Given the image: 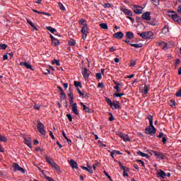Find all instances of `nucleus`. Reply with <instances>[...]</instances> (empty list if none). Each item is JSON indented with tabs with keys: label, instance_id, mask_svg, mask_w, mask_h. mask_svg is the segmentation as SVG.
Returning <instances> with one entry per match:
<instances>
[{
	"label": "nucleus",
	"instance_id": "nucleus-47",
	"mask_svg": "<svg viewBox=\"0 0 181 181\" xmlns=\"http://www.w3.org/2000/svg\"><path fill=\"white\" fill-rule=\"evenodd\" d=\"M124 95V93H115L114 97H122Z\"/></svg>",
	"mask_w": 181,
	"mask_h": 181
},
{
	"label": "nucleus",
	"instance_id": "nucleus-9",
	"mask_svg": "<svg viewBox=\"0 0 181 181\" xmlns=\"http://www.w3.org/2000/svg\"><path fill=\"white\" fill-rule=\"evenodd\" d=\"M152 155H155V156L157 157V159H160V160H163V159H165V156L160 152L153 151Z\"/></svg>",
	"mask_w": 181,
	"mask_h": 181
},
{
	"label": "nucleus",
	"instance_id": "nucleus-56",
	"mask_svg": "<svg viewBox=\"0 0 181 181\" xmlns=\"http://www.w3.org/2000/svg\"><path fill=\"white\" fill-rule=\"evenodd\" d=\"M114 152H115V154L116 155H122V153H121L119 151L115 150Z\"/></svg>",
	"mask_w": 181,
	"mask_h": 181
},
{
	"label": "nucleus",
	"instance_id": "nucleus-60",
	"mask_svg": "<svg viewBox=\"0 0 181 181\" xmlns=\"http://www.w3.org/2000/svg\"><path fill=\"white\" fill-rule=\"evenodd\" d=\"M180 63V60L179 59H177L175 60V65L177 66Z\"/></svg>",
	"mask_w": 181,
	"mask_h": 181
},
{
	"label": "nucleus",
	"instance_id": "nucleus-13",
	"mask_svg": "<svg viewBox=\"0 0 181 181\" xmlns=\"http://www.w3.org/2000/svg\"><path fill=\"white\" fill-rule=\"evenodd\" d=\"M113 37H115V39L119 40L122 39V37H124V33L121 31H119L113 35Z\"/></svg>",
	"mask_w": 181,
	"mask_h": 181
},
{
	"label": "nucleus",
	"instance_id": "nucleus-27",
	"mask_svg": "<svg viewBox=\"0 0 181 181\" xmlns=\"http://www.w3.org/2000/svg\"><path fill=\"white\" fill-rule=\"evenodd\" d=\"M79 23L80 25H82L83 27L87 26V21L83 18H81V20H79Z\"/></svg>",
	"mask_w": 181,
	"mask_h": 181
},
{
	"label": "nucleus",
	"instance_id": "nucleus-23",
	"mask_svg": "<svg viewBox=\"0 0 181 181\" xmlns=\"http://www.w3.org/2000/svg\"><path fill=\"white\" fill-rule=\"evenodd\" d=\"M28 23H29L30 25H31V28H33V30H37V28L35 26V24H33V22L30 20H27Z\"/></svg>",
	"mask_w": 181,
	"mask_h": 181
},
{
	"label": "nucleus",
	"instance_id": "nucleus-40",
	"mask_svg": "<svg viewBox=\"0 0 181 181\" xmlns=\"http://www.w3.org/2000/svg\"><path fill=\"white\" fill-rule=\"evenodd\" d=\"M96 78H98V80H101V78H103V75L101 74V73L96 74Z\"/></svg>",
	"mask_w": 181,
	"mask_h": 181
},
{
	"label": "nucleus",
	"instance_id": "nucleus-20",
	"mask_svg": "<svg viewBox=\"0 0 181 181\" xmlns=\"http://www.w3.org/2000/svg\"><path fill=\"white\" fill-rule=\"evenodd\" d=\"M137 155L139 156H142L143 158H146L147 159H149V155L145 153H143L142 151H137Z\"/></svg>",
	"mask_w": 181,
	"mask_h": 181
},
{
	"label": "nucleus",
	"instance_id": "nucleus-35",
	"mask_svg": "<svg viewBox=\"0 0 181 181\" xmlns=\"http://www.w3.org/2000/svg\"><path fill=\"white\" fill-rule=\"evenodd\" d=\"M59 7L61 9V11H66V7L63 5V4L59 2L58 3Z\"/></svg>",
	"mask_w": 181,
	"mask_h": 181
},
{
	"label": "nucleus",
	"instance_id": "nucleus-24",
	"mask_svg": "<svg viewBox=\"0 0 181 181\" xmlns=\"http://www.w3.org/2000/svg\"><path fill=\"white\" fill-rule=\"evenodd\" d=\"M81 105L83 106V111H85V112H91V111H90V108H88L86 105H84V103H81Z\"/></svg>",
	"mask_w": 181,
	"mask_h": 181
},
{
	"label": "nucleus",
	"instance_id": "nucleus-1",
	"mask_svg": "<svg viewBox=\"0 0 181 181\" xmlns=\"http://www.w3.org/2000/svg\"><path fill=\"white\" fill-rule=\"evenodd\" d=\"M147 119H148L150 125L146 129V134L147 135L156 134V129L153 127V117L149 115L147 117Z\"/></svg>",
	"mask_w": 181,
	"mask_h": 181
},
{
	"label": "nucleus",
	"instance_id": "nucleus-44",
	"mask_svg": "<svg viewBox=\"0 0 181 181\" xmlns=\"http://www.w3.org/2000/svg\"><path fill=\"white\" fill-rule=\"evenodd\" d=\"M61 98L64 100V98H66V94H64V92L62 90L60 92Z\"/></svg>",
	"mask_w": 181,
	"mask_h": 181
},
{
	"label": "nucleus",
	"instance_id": "nucleus-55",
	"mask_svg": "<svg viewBox=\"0 0 181 181\" xmlns=\"http://www.w3.org/2000/svg\"><path fill=\"white\" fill-rule=\"evenodd\" d=\"M34 108H35V110H40V105H35Z\"/></svg>",
	"mask_w": 181,
	"mask_h": 181
},
{
	"label": "nucleus",
	"instance_id": "nucleus-12",
	"mask_svg": "<svg viewBox=\"0 0 181 181\" xmlns=\"http://www.w3.org/2000/svg\"><path fill=\"white\" fill-rule=\"evenodd\" d=\"M141 19H144L145 21H151V12L147 11L142 14Z\"/></svg>",
	"mask_w": 181,
	"mask_h": 181
},
{
	"label": "nucleus",
	"instance_id": "nucleus-59",
	"mask_svg": "<svg viewBox=\"0 0 181 181\" xmlns=\"http://www.w3.org/2000/svg\"><path fill=\"white\" fill-rule=\"evenodd\" d=\"M114 88L117 91V93H119V86H115Z\"/></svg>",
	"mask_w": 181,
	"mask_h": 181
},
{
	"label": "nucleus",
	"instance_id": "nucleus-52",
	"mask_svg": "<svg viewBox=\"0 0 181 181\" xmlns=\"http://www.w3.org/2000/svg\"><path fill=\"white\" fill-rule=\"evenodd\" d=\"M73 98H74V96L71 95V99L69 100L70 105H73V104H74V103H74Z\"/></svg>",
	"mask_w": 181,
	"mask_h": 181
},
{
	"label": "nucleus",
	"instance_id": "nucleus-22",
	"mask_svg": "<svg viewBox=\"0 0 181 181\" xmlns=\"http://www.w3.org/2000/svg\"><path fill=\"white\" fill-rule=\"evenodd\" d=\"M126 36L128 37V39H134V33L132 32H127L126 33Z\"/></svg>",
	"mask_w": 181,
	"mask_h": 181
},
{
	"label": "nucleus",
	"instance_id": "nucleus-58",
	"mask_svg": "<svg viewBox=\"0 0 181 181\" xmlns=\"http://www.w3.org/2000/svg\"><path fill=\"white\" fill-rule=\"evenodd\" d=\"M115 50H117V49L114 47H112L110 48V52H115Z\"/></svg>",
	"mask_w": 181,
	"mask_h": 181
},
{
	"label": "nucleus",
	"instance_id": "nucleus-8",
	"mask_svg": "<svg viewBox=\"0 0 181 181\" xmlns=\"http://www.w3.org/2000/svg\"><path fill=\"white\" fill-rule=\"evenodd\" d=\"M13 170L14 172H21V173H25V170L19 166V164L14 163L13 164Z\"/></svg>",
	"mask_w": 181,
	"mask_h": 181
},
{
	"label": "nucleus",
	"instance_id": "nucleus-3",
	"mask_svg": "<svg viewBox=\"0 0 181 181\" xmlns=\"http://www.w3.org/2000/svg\"><path fill=\"white\" fill-rule=\"evenodd\" d=\"M168 15L170 18L173 19V21H174V22H177V23H181V18L180 16H179V15H177L176 11H168Z\"/></svg>",
	"mask_w": 181,
	"mask_h": 181
},
{
	"label": "nucleus",
	"instance_id": "nucleus-34",
	"mask_svg": "<svg viewBox=\"0 0 181 181\" xmlns=\"http://www.w3.org/2000/svg\"><path fill=\"white\" fill-rule=\"evenodd\" d=\"M128 172H129V169L123 170V177H128Z\"/></svg>",
	"mask_w": 181,
	"mask_h": 181
},
{
	"label": "nucleus",
	"instance_id": "nucleus-54",
	"mask_svg": "<svg viewBox=\"0 0 181 181\" xmlns=\"http://www.w3.org/2000/svg\"><path fill=\"white\" fill-rule=\"evenodd\" d=\"M137 162H140L141 166L144 167L145 166V163L142 161V160H137Z\"/></svg>",
	"mask_w": 181,
	"mask_h": 181
},
{
	"label": "nucleus",
	"instance_id": "nucleus-7",
	"mask_svg": "<svg viewBox=\"0 0 181 181\" xmlns=\"http://www.w3.org/2000/svg\"><path fill=\"white\" fill-rule=\"evenodd\" d=\"M37 128L42 135H45L46 134V131L45 130V124H43L40 120H37Z\"/></svg>",
	"mask_w": 181,
	"mask_h": 181
},
{
	"label": "nucleus",
	"instance_id": "nucleus-4",
	"mask_svg": "<svg viewBox=\"0 0 181 181\" xmlns=\"http://www.w3.org/2000/svg\"><path fill=\"white\" fill-rule=\"evenodd\" d=\"M137 35L142 39H152L153 36V33L151 31L144 32V33H138Z\"/></svg>",
	"mask_w": 181,
	"mask_h": 181
},
{
	"label": "nucleus",
	"instance_id": "nucleus-6",
	"mask_svg": "<svg viewBox=\"0 0 181 181\" xmlns=\"http://www.w3.org/2000/svg\"><path fill=\"white\" fill-rule=\"evenodd\" d=\"M46 160L49 163V165L55 169V170H60V167L57 165V163H54L53 160L51 158H49L48 156L46 157Z\"/></svg>",
	"mask_w": 181,
	"mask_h": 181
},
{
	"label": "nucleus",
	"instance_id": "nucleus-36",
	"mask_svg": "<svg viewBox=\"0 0 181 181\" xmlns=\"http://www.w3.org/2000/svg\"><path fill=\"white\" fill-rule=\"evenodd\" d=\"M100 26L102 29H108V25L105 23H100Z\"/></svg>",
	"mask_w": 181,
	"mask_h": 181
},
{
	"label": "nucleus",
	"instance_id": "nucleus-41",
	"mask_svg": "<svg viewBox=\"0 0 181 181\" xmlns=\"http://www.w3.org/2000/svg\"><path fill=\"white\" fill-rule=\"evenodd\" d=\"M103 173H105V176H107V177H108V179L110 181H112V179L111 178V176H110V175L108 174V173H107V171H103Z\"/></svg>",
	"mask_w": 181,
	"mask_h": 181
},
{
	"label": "nucleus",
	"instance_id": "nucleus-49",
	"mask_svg": "<svg viewBox=\"0 0 181 181\" xmlns=\"http://www.w3.org/2000/svg\"><path fill=\"white\" fill-rule=\"evenodd\" d=\"M110 117L109 118V121L112 122L114 121L115 118L114 116L112 115V113H110Z\"/></svg>",
	"mask_w": 181,
	"mask_h": 181
},
{
	"label": "nucleus",
	"instance_id": "nucleus-18",
	"mask_svg": "<svg viewBox=\"0 0 181 181\" xmlns=\"http://www.w3.org/2000/svg\"><path fill=\"white\" fill-rule=\"evenodd\" d=\"M20 66H24V67H26V69L33 70V69L32 68V65H30L29 62H21Z\"/></svg>",
	"mask_w": 181,
	"mask_h": 181
},
{
	"label": "nucleus",
	"instance_id": "nucleus-26",
	"mask_svg": "<svg viewBox=\"0 0 181 181\" xmlns=\"http://www.w3.org/2000/svg\"><path fill=\"white\" fill-rule=\"evenodd\" d=\"M0 142H8V139L5 135L0 134Z\"/></svg>",
	"mask_w": 181,
	"mask_h": 181
},
{
	"label": "nucleus",
	"instance_id": "nucleus-28",
	"mask_svg": "<svg viewBox=\"0 0 181 181\" xmlns=\"http://www.w3.org/2000/svg\"><path fill=\"white\" fill-rule=\"evenodd\" d=\"M52 45H53L54 46H59V45H60V41L55 38L54 40L52 41Z\"/></svg>",
	"mask_w": 181,
	"mask_h": 181
},
{
	"label": "nucleus",
	"instance_id": "nucleus-30",
	"mask_svg": "<svg viewBox=\"0 0 181 181\" xmlns=\"http://www.w3.org/2000/svg\"><path fill=\"white\" fill-rule=\"evenodd\" d=\"M130 46H132V47H136V48H139V47H142V46H144V45H142V43H139V44H130Z\"/></svg>",
	"mask_w": 181,
	"mask_h": 181
},
{
	"label": "nucleus",
	"instance_id": "nucleus-57",
	"mask_svg": "<svg viewBox=\"0 0 181 181\" xmlns=\"http://www.w3.org/2000/svg\"><path fill=\"white\" fill-rule=\"evenodd\" d=\"M49 136L52 139H54V135H53V132L52 131H49Z\"/></svg>",
	"mask_w": 181,
	"mask_h": 181
},
{
	"label": "nucleus",
	"instance_id": "nucleus-48",
	"mask_svg": "<svg viewBox=\"0 0 181 181\" xmlns=\"http://www.w3.org/2000/svg\"><path fill=\"white\" fill-rule=\"evenodd\" d=\"M135 64H136V62H135V61H131V62H130V66L131 67H134V66H135Z\"/></svg>",
	"mask_w": 181,
	"mask_h": 181
},
{
	"label": "nucleus",
	"instance_id": "nucleus-15",
	"mask_svg": "<svg viewBox=\"0 0 181 181\" xmlns=\"http://www.w3.org/2000/svg\"><path fill=\"white\" fill-rule=\"evenodd\" d=\"M69 164L71 166L72 169H78L77 162H76L74 160H70Z\"/></svg>",
	"mask_w": 181,
	"mask_h": 181
},
{
	"label": "nucleus",
	"instance_id": "nucleus-42",
	"mask_svg": "<svg viewBox=\"0 0 181 181\" xmlns=\"http://www.w3.org/2000/svg\"><path fill=\"white\" fill-rule=\"evenodd\" d=\"M153 5H155L156 6H158V5H159V0H151Z\"/></svg>",
	"mask_w": 181,
	"mask_h": 181
},
{
	"label": "nucleus",
	"instance_id": "nucleus-46",
	"mask_svg": "<svg viewBox=\"0 0 181 181\" xmlns=\"http://www.w3.org/2000/svg\"><path fill=\"white\" fill-rule=\"evenodd\" d=\"M119 165L122 170H125V167L121 163V162H119Z\"/></svg>",
	"mask_w": 181,
	"mask_h": 181
},
{
	"label": "nucleus",
	"instance_id": "nucleus-37",
	"mask_svg": "<svg viewBox=\"0 0 181 181\" xmlns=\"http://www.w3.org/2000/svg\"><path fill=\"white\" fill-rule=\"evenodd\" d=\"M6 47H8V45H6V44H0V49L1 50H5Z\"/></svg>",
	"mask_w": 181,
	"mask_h": 181
},
{
	"label": "nucleus",
	"instance_id": "nucleus-62",
	"mask_svg": "<svg viewBox=\"0 0 181 181\" xmlns=\"http://www.w3.org/2000/svg\"><path fill=\"white\" fill-rule=\"evenodd\" d=\"M40 14L41 15H46L47 16H50V14H49V13H47L46 12H41Z\"/></svg>",
	"mask_w": 181,
	"mask_h": 181
},
{
	"label": "nucleus",
	"instance_id": "nucleus-33",
	"mask_svg": "<svg viewBox=\"0 0 181 181\" xmlns=\"http://www.w3.org/2000/svg\"><path fill=\"white\" fill-rule=\"evenodd\" d=\"M69 46H76V41L73 39L68 41Z\"/></svg>",
	"mask_w": 181,
	"mask_h": 181
},
{
	"label": "nucleus",
	"instance_id": "nucleus-38",
	"mask_svg": "<svg viewBox=\"0 0 181 181\" xmlns=\"http://www.w3.org/2000/svg\"><path fill=\"white\" fill-rule=\"evenodd\" d=\"M74 84L75 87H81V82L75 81Z\"/></svg>",
	"mask_w": 181,
	"mask_h": 181
},
{
	"label": "nucleus",
	"instance_id": "nucleus-53",
	"mask_svg": "<svg viewBox=\"0 0 181 181\" xmlns=\"http://www.w3.org/2000/svg\"><path fill=\"white\" fill-rule=\"evenodd\" d=\"M104 8H111V4H105L103 5Z\"/></svg>",
	"mask_w": 181,
	"mask_h": 181
},
{
	"label": "nucleus",
	"instance_id": "nucleus-51",
	"mask_svg": "<svg viewBox=\"0 0 181 181\" xmlns=\"http://www.w3.org/2000/svg\"><path fill=\"white\" fill-rule=\"evenodd\" d=\"M65 139L68 142L69 145H71L72 144L71 139H69L68 137H66Z\"/></svg>",
	"mask_w": 181,
	"mask_h": 181
},
{
	"label": "nucleus",
	"instance_id": "nucleus-10",
	"mask_svg": "<svg viewBox=\"0 0 181 181\" xmlns=\"http://www.w3.org/2000/svg\"><path fill=\"white\" fill-rule=\"evenodd\" d=\"M133 6L134 8V13H136L137 15H141L142 13V11L144 10V8H142V6H138L136 5H133Z\"/></svg>",
	"mask_w": 181,
	"mask_h": 181
},
{
	"label": "nucleus",
	"instance_id": "nucleus-29",
	"mask_svg": "<svg viewBox=\"0 0 181 181\" xmlns=\"http://www.w3.org/2000/svg\"><path fill=\"white\" fill-rule=\"evenodd\" d=\"M46 29L47 30H49V32H51V33H54V32H56V29L51 26L46 27Z\"/></svg>",
	"mask_w": 181,
	"mask_h": 181
},
{
	"label": "nucleus",
	"instance_id": "nucleus-32",
	"mask_svg": "<svg viewBox=\"0 0 181 181\" xmlns=\"http://www.w3.org/2000/svg\"><path fill=\"white\" fill-rule=\"evenodd\" d=\"M160 46H163V49H164V50H166V49H168L167 47H168V44L166 43V42H160Z\"/></svg>",
	"mask_w": 181,
	"mask_h": 181
},
{
	"label": "nucleus",
	"instance_id": "nucleus-21",
	"mask_svg": "<svg viewBox=\"0 0 181 181\" xmlns=\"http://www.w3.org/2000/svg\"><path fill=\"white\" fill-rule=\"evenodd\" d=\"M161 32L163 35H166L169 33V26L168 25L164 26Z\"/></svg>",
	"mask_w": 181,
	"mask_h": 181
},
{
	"label": "nucleus",
	"instance_id": "nucleus-5",
	"mask_svg": "<svg viewBox=\"0 0 181 181\" xmlns=\"http://www.w3.org/2000/svg\"><path fill=\"white\" fill-rule=\"evenodd\" d=\"M120 11L124 13V15H127V19H129V21H131V22H135V19L131 16H132V13L131 11H129V9H127V8H120Z\"/></svg>",
	"mask_w": 181,
	"mask_h": 181
},
{
	"label": "nucleus",
	"instance_id": "nucleus-63",
	"mask_svg": "<svg viewBox=\"0 0 181 181\" xmlns=\"http://www.w3.org/2000/svg\"><path fill=\"white\" fill-rule=\"evenodd\" d=\"M177 12H178V13H181V5H180V6H178Z\"/></svg>",
	"mask_w": 181,
	"mask_h": 181
},
{
	"label": "nucleus",
	"instance_id": "nucleus-43",
	"mask_svg": "<svg viewBox=\"0 0 181 181\" xmlns=\"http://www.w3.org/2000/svg\"><path fill=\"white\" fill-rule=\"evenodd\" d=\"M52 64H56V66H60V62H59L58 60L54 59V60L52 62Z\"/></svg>",
	"mask_w": 181,
	"mask_h": 181
},
{
	"label": "nucleus",
	"instance_id": "nucleus-31",
	"mask_svg": "<svg viewBox=\"0 0 181 181\" xmlns=\"http://www.w3.org/2000/svg\"><path fill=\"white\" fill-rule=\"evenodd\" d=\"M24 141H25L26 145L28 146V148H32V143L30 142V139H24Z\"/></svg>",
	"mask_w": 181,
	"mask_h": 181
},
{
	"label": "nucleus",
	"instance_id": "nucleus-61",
	"mask_svg": "<svg viewBox=\"0 0 181 181\" xmlns=\"http://www.w3.org/2000/svg\"><path fill=\"white\" fill-rule=\"evenodd\" d=\"M68 87H69V84H67V83H64V88H65V90H67Z\"/></svg>",
	"mask_w": 181,
	"mask_h": 181
},
{
	"label": "nucleus",
	"instance_id": "nucleus-64",
	"mask_svg": "<svg viewBox=\"0 0 181 181\" xmlns=\"http://www.w3.org/2000/svg\"><path fill=\"white\" fill-rule=\"evenodd\" d=\"M162 142H163V144H166V138L163 137Z\"/></svg>",
	"mask_w": 181,
	"mask_h": 181
},
{
	"label": "nucleus",
	"instance_id": "nucleus-2",
	"mask_svg": "<svg viewBox=\"0 0 181 181\" xmlns=\"http://www.w3.org/2000/svg\"><path fill=\"white\" fill-rule=\"evenodd\" d=\"M105 101L108 104V105L111 107L112 110H118V108H121L119 102L117 100L112 102L111 99L106 98Z\"/></svg>",
	"mask_w": 181,
	"mask_h": 181
},
{
	"label": "nucleus",
	"instance_id": "nucleus-11",
	"mask_svg": "<svg viewBox=\"0 0 181 181\" xmlns=\"http://www.w3.org/2000/svg\"><path fill=\"white\" fill-rule=\"evenodd\" d=\"M119 136L123 139L124 142H130L131 139H129V136L128 134H125L124 133H119Z\"/></svg>",
	"mask_w": 181,
	"mask_h": 181
},
{
	"label": "nucleus",
	"instance_id": "nucleus-19",
	"mask_svg": "<svg viewBox=\"0 0 181 181\" xmlns=\"http://www.w3.org/2000/svg\"><path fill=\"white\" fill-rule=\"evenodd\" d=\"M81 169H83V170H86L87 172H88L90 174L93 173V167H91V165H88V167L82 166Z\"/></svg>",
	"mask_w": 181,
	"mask_h": 181
},
{
	"label": "nucleus",
	"instance_id": "nucleus-50",
	"mask_svg": "<svg viewBox=\"0 0 181 181\" xmlns=\"http://www.w3.org/2000/svg\"><path fill=\"white\" fill-rule=\"evenodd\" d=\"M148 91H149V90H148V86H144V94H148Z\"/></svg>",
	"mask_w": 181,
	"mask_h": 181
},
{
	"label": "nucleus",
	"instance_id": "nucleus-16",
	"mask_svg": "<svg viewBox=\"0 0 181 181\" xmlns=\"http://www.w3.org/2000/svg\"><path fill=\"white\" fill-rule=\"evenodd\" d=\"M82 74H83V76L84 77V78H88V77L90 76V71L88 69H87L86 68H85L82 71Z\"/></svg>",
	"mask_w": 181,
	"mask_h": 181
},
{
	"label": "nucleus",
	"instance_id": "nucleus-14",
	"mask_svg": "<svg viewBox=\"0 0 181 181\" xmlns=\"http://www.w3.org/2000/svg\"><path fill=\"white\" fill-rule=\"evenodd\" d=\"M157 176L158 177H159V179H165V176H166V173L163 170H159L157 173Z\"/></svg>",
	"mask_w": 181,
	"mask_h": 181
},
{
	"label": "nucleus",
	"instance_id": "nucleus-39",
	"mask_svg": "<svg viewBox=\"0 0 181 181\" xmlns=\"http://www.w3.org/2000/svg\"><path fill=\"white\" fill-rule=\"evenodd\" d=\"M66 117H67V118H68L69 122H73V117H71V115L67 114V115H66Z\"/></svg>",
	"mask_w": 181,
	"mask_h": 181
},
{
	"label": "nucleus",
	"instance_id": "nucleus-45",
	"mask_svg": "<svg viewBox=\"0 0 181 181\" xmlns=\"http://www.w3.org/2000/svg\"><path fill=\"white\" fill-rule=\"evenodd\" d=\"M170 105L171 107H175V105H176V103L175 102V100H170Z\"/></svg>",
	"mask_w": 181,
	"mask_h": 181
},
{
	"label": "nucleus",
	"instance_id": "nucleus-25",
	"mask_svg": "<svg viewBox=\"0 0 181 181\" xmlns=\"http://www.w3.org/2000/svg\"><path fill=\"white\" fill-rule=\"evenodd\" d=\"M81 32L83 33V35H84L85 36H87L88 33V31H87V26L82 27Z\"/></svg>",
	"mask_w": 181,
	"mask_h": 181
},
{
	"label": "nucleus",
	"instance_id": "nucleus-17",
	"mask_svg": "<svg viewBox=\"0 0 181 181\" xmlns=\"http://www.w3.org/2000/svg\"><path fill=\"white\" fill-rule=\"evenodd\" d=\"M72 111L75 115H78V109L76 103L72 105Z\"/></svg>",
	"mask_w": 181,
	"mask_h": 181
}]
</instances>
